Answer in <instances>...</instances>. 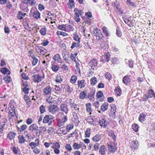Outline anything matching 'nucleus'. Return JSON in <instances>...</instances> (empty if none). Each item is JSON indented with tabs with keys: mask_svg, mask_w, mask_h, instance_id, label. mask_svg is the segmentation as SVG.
<instances>
[{
	"mask_svg": "<svg viewBox=\"0 0 155 155\" xmlns=\"http://www.w3.org/2000/svg\"><path fill=\"white\" fill-rule=\"evenodd\" d=\"M64 116V114L61 112L58 113L56 116L57 119L59 121L58 125L59 127L63 125L68 120L67 116L65 115Z\"/></svg>",
	"mask_w": 155,
	"mask_h": 155,
	"instance_id": "nucleus-1",
	"label": "nucleus"
},
{
	"mask_svg": "<svg viewBox=\"0 0 155 155\" xmlns=\"http://www.w3.org/2000/svg\"><path fill=\"white\" fill-rule=\"evenodd\" d=\"M54 117L51 115H46L44 117L43 120V123H48V125H50L52 124V122L54 121Z\"/></svg>",
	"mask_w": 155,
	"mask_h": 155,
	"instance_id": "nucleus-2",
	"label": "nucleus"
},
{
	"mask_svg": "<svg viewBox=\"0 0 155 155\" xmlns=\"http://www.w3.org/2000/svg\"><path fill=\"white\" fill-rule=\"evenodd\" d=\"M8 122V120L6 116H2V117L0 120V133L1 134L3 132L4 128Z\"/></svg>",
	"mask_w": 155,
	"mask_h": 155,
	"instance_id": "nucleus-3",
	"label": "nucleus"
},
{
	"mask_svg": "<svg viewBox=\"0 0 155 155\" xmlns=\"http://www.w3.org/2000/svg\"><path fill=\"white\" fill-rule=\"evenodd\" d=\"M38 127L36 124H33L29 127V130L33 133V135L35 136H38Z\"/></svg>",
	"mask_w": 155,
	"mask_h": 155,
	"instance_id": "nucleus-4",
	"label": "nucleus"
},
{
	"mask_svg": "<svg viewBox=\"0 0 155 155\" xmlns=\"http://www.w3.org/2000/svg\"><path fill=\"white\" fill-rule=\"evenodd\" d=\"M48 111L53 114H55L59 110L58 107L56 105H51L49 107Z\"/></svg>",
	"mask_w": 155,
	"mask_h": 155,
	"instance_id": "nucleus-5",
	"label": "nucleus"
},
{
	"mask_svg": "<svg viewBox=\"0 0 155 155\" xmlns=\"http://www.w3.org/2000/svg\"><path fill=\"white\" fill-rule=\"evenodd\" d=\"M8 116L9 118L10 119L12 117H14L15 115V107L13 106H11L8 108Z\"/></svg>",
	"mask_w": 155,
	"mask_h": 155,
	"instance_id": "nucleus-6",
	"label": "nucleus"
},
{
	"mask_svg": "<svg viewBox=\"0 0 155 155\" xmlns=\"http://www.w3.org/2000/svg\"><path fill=\"white\" fill-rule=\"evenodd\" d=\"M116 145L117 144H115L114 143L110 144H108V150L110 152L113 153H114L117 150Z\"/></svg>",
	"mask_w": 155,
	"mask_h": 155,
	"instance_id": "nucleus-7",
	"label": "nucleus"
},
{
	"mask_svg": "<svg viewBox=\"0 0 155 155\" xmlns=\"http://www.w3.org/2000/svg\"><path fill=\"white\" fill-rule=\"evenodd\" d=\"M93 34L94 36L98 37L99 38L98 39H99L100 38H102L103 37L101 31L100 29L98 30V29H97L96 30H94Z\"/></svg>",
	"mask_w": 155,
	"mask_h": 155,
	"instance_id": "nucleus-8",
	"label": "nucleus"
},
{
	"mask_svg": "<svg viewBox=\"0 0 155 155\" xmlns=\"http://www.w3.org/2000/svg\"><path fill=\"white\" fill-rule=\"evenodd\" d=\"M139 146L138 142L137 140H134L131 142V147L133 150L137 149Z\"/></svg>",
	"mask_w": 155,
	"mask_h": 155,
	"instance_id": "nucleus-9",
	"label": "nucleus"
},
{
	"mask_svg": "<svg viewBox=\"0 0 155 155\" xmlns=\"http://www.w3.org/2000/svg\"><path fill=\"white\" fill-rule=\"evenodd\" d=\"M60 108L61 110L64 112L65 114H68L69 109L67 105L65 104H61L60 106Z\"/></svg>",
	"mask_w": 155,
	"mask_h": 155,
	"instance_id": "nucleus-10",
	"label": "nucleus"
},
{
	"mask_svg": "<svg viewBox=\"0 0 155 155\" xmlns=\"http://www.w3.org/2000/svg\"><path fill=\"white\" fill-rule=\"evenodd\" d=\"M32 78L35 82L39 83L41 81V77L38 74H36L32 76Z\"/></svg>",
	"mask_w": 155,
	"mask_h": 155,
	"instance_id": "nucleus-11",
	"label": "nucleus"
},
{
	"mask_svg": "<svg viewBox=\"0 0 155 155\" xmlns=\"http://www.w3.org/2000/svg\"><path fill=\"white\" fill-rule=\"evenodd\" d=\"M16 135V133L14 132H10L7 135V138L10 140H12L15 138Z\"/></svg>",
	"mask_w": 155,
	"mask_h": 155,
	"instance_id": "nucleus-12",
	"label": "nucleus"
},
{
	"mask_svg": "<svg viewBox=\"0 0 155 155\" xmlns=\"http://www.w3.org/2000/svg\"><path fill=\"white\" fill-rule=\"evenodd\" d=\"M107 149L104 145L101 146L99 148V152L102 155H104L105 154Z\"/></svg>",
	"mask_w": 155,
	"mask_h": 155,
	"instance_id": "nucleus-13",
	"label": "nucleus"
},
{
	"mask_svg": "<svg viewBox=\"0 0 155 155\" xmlns=\"http://www.w3.org/2000/svg\"><path fill=\"white\" fill-rule=\"evenodd\" d=\"M39 144V141L38 139L35 140V142H31L29 143V145L31 147L32 149H34L38 146Z\"/></svg>",
	"mask_w": 155,
	"mask_h": 155,
	"instance_id": "nucleus-14",
	"label": "nucleus"
},
{
	"mask_svg": "<svg viewBox=\"0 0 155 155\" xmlns=\"http://www.w3.org/2000/svg\"><path fill=\"white\" fill-rule=\"evenodd\" d=\"M103 94L101 91H98L97 93V101H102L104 99L103 98Z\"/></svg>",
	"mask_w": 155,
	"mask_h": 155,
	"instance_id": "nucleus-15",
	"label": "nucleus"
},
{
	"mask_svg": "<svg viewBox=\"0 0 155 155\" xmlns=\"http://www.w3.org/2000/svg\"><path fill=\"white\" fill-rule=\"evenodd\" d=\"M99 123L100 126L103 128H105L106 127L107 125V120L104 119H102L99 121Z\"/></svg>",
	"mask_w": 155,
	"mask_h": 155,
	"instance_id": "nucleus-16",
	"label": "nucleus"
},
{
	"mask_svg": "<svg viewBox=\"0 0 155 155\" xmlns=\"http://www.w3.org/2000/svg\"><path fill=\"white\" fill-rule=\"evenodd\" d=\"M26 15V13H24L22 12L19 11L18 12L17 14V17L18 19L21 20L25 17Z\"/></svg>",
	"mask_w": 155,
	"mask_h": 155,
	"instance_id": "nucleus-17",
	"label": "nucleus"
},
{
	"mask_svg": "<svg viewBox=\"0 0 155 155\" xmlns=\"http://www.w3.org/2000/svg\"><path fill=\"white\" fill-rule=\"evenodd\" d=\"M51 92V88L50 86H48L44 89V92L46 95H50Z\"/></svg>",
	"mask_w": 155,
	"mask_h": 155,
	"instance_id": "nucleus-18",
	"label": "nucleus"
},
{
	"mask_svg": "<svg viewBox=\"0 0 155 155\" xmlns=\"http://www.w3.org/2000/svg\"><path fill=\"white\" fill-rule=\"evenodd\" d=\"M40 13L38 10L35 11L32 14V16L34 18L38 19L40 18Z\"/></svg>",
	"mask_w": 155,
	"mask_h": 155,
	"instance_id": "nucleus-19",
	"label": "nucleus"
},
{
	"mask_svg": "<svg viewBox=\"0 0 155 155\" xmlns=\"http://www.w3.org/2000/svg\"><path fill=\"white\" fill-rule=\"evenodd\" d=\"M55 61L59 63H62V60L59 54H57L54 55L53 57Z\"/></svg>",
	"mask_w": 155,
	"mask_h": 155,
	"instance_id": "nucleus-20",
	"label": "nucleus"
},
{
	"mask_svg": "<svg viewBox=\"0 0 155 155\" xmlns=\"http://www.w3.org/2000/svg\"><path fill=\"white\" fill-rule=\"evenodd\" d=\"M97 65V62L95 59H94L92 60L89 63V65L91 67V68L94 67L96 66Z\"/></svg>",
	"mask_w": 155,
	"mask_h": 155,
	"instance_id": "nucleus-21",
	"label": "nucleus"
},
{
	"mask_svg": "<svg viewBox=\"0 0 155 155\" xmlns=\"http://www.w3.org/2000/svg\"><path fill=\"white\" fill-rule=\"evenodd\" d=\"M71 27H72L70 25L66 26L65 25H59L58 27V28L63 31H66L67 28H71Z\"/></svg>",
	"mask_w": 155,
	"mask_h": 155,
	"instance_id": "nucleus-22",
	"label": "nucleus"
},
{
	"mask_svg": "<svg viewBox=\"0 0 155 155\" xmlns=\"http://www.w3.org/2000/svg\"><path fill=\"white\" fill-rule=\"evenodd\" d=\"M27 86H28V85H25L24 84L22 87L23 90V91L25 94H28L29 93V89L27 87Z\"/></svg>",
	"mask_w": 155,
	"mask_h": 155,
	"instance_id": "nucleus-23",
	"label": "nucleus"
},
{
	"mask_svg": "<svg viewBox=\"0 0 155 155\" xmlns=\"http://www.w3.org/2000/svg\"><path fill=\"white\" fill-rule=\"evenodd\" d=\"M92 140L95 142H97L101 139V136L98 134H96L92 138Z\"/></svg>",
	"mask_w": 155,
	"mask_h": 155,
	"instance_id": "nucleus-24",
	"label": "nucleus"
},
{
	"mask_svg": "<svg viewBox=\"0 0 155 155\" xmlns=\"http://www.w3.org/2000/svg\"><path fill=\"white\" fill-rule=\"evenodd\" d=\"M110 54L109 53L105 54L102 59L104 62H108L110 59Z\"/></svg>",
	"mask_w": 155,
	"mask_h": 155,
	"instance_id": "nucleus-25",
	"label": "nucleus"
},
{
	"mask_svg": "<svg viewBox=\"0 0 155 155\" xmlns=\"http://www.w3.org/2000/svg\"><path fill=\"white\" fill-rule=\"evenodd\" d=\"M0 71L2 73L4 74H10V71L6 68H1Z\"/></svg>",
	"mask_w": 155,
	"mask_h": 155,
	"instance_id": "nucleus-26",
	"label": "nucleus"
},
{
	"mask_svg": "<svg viewBox=\"0 0 155 155\" xmlns=\"http://www.w3.org/2000/svg\"><path fill=\"white\" fill-rule=\"evenodd\" d=\"M84 82L85 81L84 80H78V87H80L81 88L84 87L85 86Z\"/></svg>",
	"mask_w": 155,
	"mask_h": 155,
	"instance_id": "nucleus-27",
	"label": "nucleus"
},
{
	"mask_svg": "<svg viewBox=\"0 0 155 155\" xmlns=\"http://www.w3.org/2000/svg\"><path fill=\"white\" fill-rule=\"evenodd\" d=\"M95 93V91L93 89H91L90 91V93H88V98L90 99H93L94 97Z\"/></svg>",
	"mask_w": 155,
	"mask_h": 155,
	"instance_id": "nucleus-28",
	"label": "nucleus"
},
{
	"mask_svg": "<svg viewBox=\"0 0 155 155\" xmlns=\"http://www.w3.org/2000/svg\"><path fill=\"white\" fill-rule=\"evenodd\" d=\"M19 143L21 144L24 143L25 141V139L22 135H19L18 137Z\"/></svg>",
	"mask_w": 155,
	"mask_h": 155,
	"instance_id": "nucleus-29",
	"label": "nucleus"
},
{
	"mask_svg": "<svg viewBox=\"0 0 155 155\" xmlns=\"http://www.w3.org/2000/svg\"><path fill=\"white\" fill-rule=\"evenodd\" d=\"M122 81L124 83L126 84L130 82V79L127 76H126L123 78Z\"/></svg>",
	"mask_w": 155,
	"mask_h": 155,
	"instance_id": "nucleus-30",
	"label": "nucleus"
},
{
	"mask_svg": "<svg viewBox=\"0 0 155 155\" xmlns=\"http://www.w3.org/2000/svg\"><path fill=\"white\" fill-rule=\"evenodd\" d=\"M108 105V104L107 103H104L101 106V110L103 112H104L105 110H107V109Z\"/></svg>",
	"mask_w": 155,
	"mask_h": 155,
	"instance_id": "nucleus-31",
	"label": "nucleus"
},
{
	"mask_svg": "<svg viewBox=\"0 0 155 155\" xmlns=\"http://www.w3.org/2000/svg\"><path fill=\"white\" fill-rule=\"evenodd\" d=\"M74 11L75 12V16H81L82 15V11L78 10L77 8H75Z\"/></svg>",
	"mask_w": 155,
	"mask_h": 155,
	"instance_id": "nucleus-32",
	"label": "nucleus"
},
{
	"mask_svg": "<svg viewBox=\"0 0 155 155\" xmlns=\"http://www.w3.org/2000/svg\"><path fill=\"white\" fill-rule=\"evenodd\" d=\"M91 129L90 128L87 129L85 133V137H89L91 134Z\"/></svg>",
	"mask_w": 155,
	"mask_h": 155,
	"instance_id": "nucleus-33",
	"label": "nucleus"
},
{
	"mask_svg": "<svg viewBox=\"0 0 155 155\" xmlns=\"http://www.w3.org/2000/svg\"><path fill=\"white\" fill-rule=\"evenodd\" d=\"M71 107L74 109L77 113H78L79 112V108L77 107V105L76 104L73 103H71Z\"/></svg>",
	"mask_w": 155,
	"mask_h": 155,
	"instance_id": "nucleus-34",
	"label": "nucleus"
},
{
	"mask_svg": "<svg viewBox=\"0 0 155 155\" xmlns=\"http://www.w3.org/2000/svg\"><path fill=\"white\" fill-rule=\"evenodd\" d=\"M78 42L76 43L73 42L72 44V45L71 47V48L72 49H73L74 48H78L80 46V44Z\"/></svg>",
	"mask_w": 155,
	"mask_h": 155,
	"instance_id": "nucleus-35",
	"label": "nucleus"
},
{
	"mask_svg": "<svg viewBox=\"0 0 155 155\" xmlns=\"http://www.w3.org/2000/svg\"><path fill=\"white\" fill-rule=\"evenodd\" d=\"M91 84V85H94L95 84L97 83V78L95 77L92 78L90 80Z\"/></svg>",
	"mask_w": 155,
	"mask_h": 155,
	"instance_id": "nucleus-36",
	"label": "nucleus"
},
{
	"mask_svg": "<svg viewBox=\"0 0 155 155\" xmlns=\"http://www.w3.org/2000/svg\"><path fill=\"white\" fill-rule=\"evenodd\" d=\"M73 38L74 40L78 41L79 43L80 42V38H79L78 36L77 35L76 33H74Z\"/></svg>",
	"mask_w": 155,
	"mask_h": 155,
	"instance_id": "nucleus-37",
	"label": "nucleus"
},
{
	"mask_svg": "<svg viewBox=\"0 0 155 155\" xmlns=\"http://www.w3.org/2000/svg\"><path fill=\"white\" fill-rule=\"evenodd\" d=\"M37 52L39 54H44L45 53V52L44 51V50L43 49V48L41 47H40L37 50Z\"/></svg>",
	"mask_w": 155,
	"mask_h": 155,
	"instance_id": "nucleus-38",
	"label": "nucleus"
},
{
	"mask_svg": "<svg viewBox=\"0 0 155 155\" xmlns=\"http://www.w3.org/2000/svg\"><path fill=\"white\" fill-rule=\"evenodd\" d=\"M145 116L146 115L143 113L140 114L139 118V120L141 122L144 121Z\"/></svg>",
	"mask_w": 155,
	"mask_h": 155,
	"instance_id": "nucleus-39",
	"label": "nucleus"
},
{
	"mask_svg": "<svg viewBox=\"0 0 155 155\" xmlns=\"http://www.w3.org/2000/svg\"><path fill=\"white\" fill-rule=\"evenodd\" d=\"M51 68L54 71L56 72L58 71L59 67L57 65H52Z\"/></svg>",
	"mask_w": 155,
	"mask_h": 155,
	"instance_id": "nucleus-40",
	"label": "nucleus"
},
{
	"mask_svg": "<svg viewBox=\"0 0 155 155\" xmlns=\"http://www.w3.org/2000/svg\"><path fill=\"white\" fill-rule=\"evenodd\" d=\"M86 94L84 91L81 92L79 95V98L81 99H84L86 97Z\"/></svg>",
	"mask_w": 155,
	"mask_h": 155,
	"instance_id": "nucleus-41",
	"label": "nucleus"
},
{
	"mask_svg": "<svg viewBox=\"0 0 155 155\" xmlns=\"http://www.w3.org/2000/svg\"><path fill=\"white\" fill-rule=\"evenodd\" d=\"M60 145L59 143L57 142H54L52 146V147L54 148H59L60 147Z\"/></svg>",
	"mask_w": 155,
	"mask_h": 155,
	"instance_id": "nucleus-42",
	"label": "nucleus"
},
{
	"mask_svg": "<svg viewBox=\"0 0 155 155\" xmlns=\"http://www.w3.org/2000/svg\"><path fill=\"white\" fill-rule=\"evenodd\" d=\"M39 109L41 114H43L46 111L45 107L43 105H41Z\"/></svg>",
	"mask_w": 155,
	"mask_h": 155,
	"instance_id": "nucleus-43",
	"label": "nucleus"
},
{
	"mask_svg": "<svg viewBox=\"0 0 155 155\" xmlns=\"http://www.w3.org/2000/svg\"><path fill=\"white\" fill-rule=\"evenodd\" d=\"M77 80V78L76 76L73 75L71 78L70 81L71 83L74 84L76 81Z\"/></svg>",
	"mask_w": 155,
	"mask_h": 155,
	"instance_id": "nucleus-44",
	"label": "nucleus"
},
{
	"mask_svg": "<svg viewBox=\"0 0 155 155\" xmlns=\"http://www.w3.org/2000/svg\"><path fill=\"white\" fill-rule=\"evenodd\" d=\"M32 58L33 59L32 64L33 66H35L37 63L38 60V59L35 56H32Z\"/></svg>",
	"mask_w": 155,
	"mask_h": 155,
	"instance_id": "nucleus-45",
	"label": "nucleus"
},
{
	"mask_svg": "<svg viewBox=\"0 0 155 155\" xmlns=\"http://www.w3.org/2000/svg\"><path fill=\"white\" fill-rule=\"evenodd\" d=\"M86 110L88 112H91L92 109L91 107V104L90 103L86 104Z\"/></svg>",
	"mask_w": 155,
	"mask_h": 155,
	"instance_id": "nucleus-46",
	"label": "nucleus"
},
{
	"mask_svg": "<svg viewBox=\"0 0 155 155\" xmlns=\"http://www.w3.org/2000/svg\"><path fill=\"white\" fill-rule=\"evenodd\" d=\"M63 58L65 61H68L69 58V56L68 54H66L65 53H63Z\"/></svg>",
	"mask_w": 155,
	"mask_h": 155,
	"instance_id": "nucleus-47",
	"label": "nucleus"
},
{
	"mask_svg": "<svg viewBox=\"0 0 155 155\" xmlns=\"http://www.w3.org/2000/svg\"><path fill=\"white\" fill-rule=\"evenodd\" d=\"M111 61L113 64H117L119 62L118 59L117 58H113Z\"/></svg>",
	"mask_w": 155,
	"mask_h": 155,
	"instance_id": "nucleus-48",
	"label": "nucleus"
},
{
	"mask_svg": "<svg viewBox=\"0 0 155 155\" xmlns=\"http://www.w3.org/2000/svg\"><path fill=\"white\" fill-rule=\"evenodd\" d=\"M148 95H150L152 97L153 96L155 97V94L153 91L151 89L149 91Z\"/></svg>",
	"mask_w": 155,
	"mask_h": 155,
	"instance_id": "nucleus-49",
	"label": "nucleus"
},
{
	"mask_svg": "<svg viewBox=\"0 0 155 155\" xmlns=\"http://www.w3.org/2000/svg\"><path fill=\"white\" fill-rule=\"evenodd\" d=\"M46 28H41L40 30L41 34L43 35H45L46 34Z\"/></svg>",
	"mask_w": 155,
	"mask_h": 155,
	"instance_id": "nucleus-50",
	"label": "nucleus"
},
{
	"mask_svg": "<svg viewBox=\"0 0 155 155\" xmlns=\"http://www.w3.org/2000/svg\"><path fill=\"white\" fill-rule=\"evenodd\" d=\"M132 127L133 130L135 132H137L138 131L139 128L138 125L137 124H134L132 125Z\"/></svg>",
	"mask_w": 155,
	"mask_h": 155,
	"instance_id": "nucleus-51",
	"label": "nucleus"
},
{
	"mask_svg": "<svg viewBox=\"0 0 155 155\" xmlns=\"http://www.w3.org/2000/svg\"><path fill=\"white\" fill-rule=\"evenodd\" d=\"M103 31L104 33L106 36H107L109 35L108 34V32L107 31L106 28L105 27H103Z\"/></svg>",
	"mask_w": 155,
	"mask_h": 155,
	"instance_id": "nucleus-52",
	"label": "nucleus"
},
{
	"mask_svg": "<svg viewBox=\"0 0 155 155\" xmlns=\"http://www.w3.org/2000/svg\"><path fill=\"white\" fill-rule=\"evenodd\" d=\"M27 2H28V4L31 6L34 5L36 3L35 0H27Z\"/></svg>",
	"mask_w": 155,
	"mask_h": 155,
	"instance_id": "nucleus-53",
	"label": "nucleus"
},
{
	"mask_svg": "<svg viewBox=\"0 0 155 155\" xmlns=\"http://www.w3.org/2000/svg\"><path fill=\"white\" fill-rule=\"evenodd\" d=\"M55 81L56 82L60 83L62 81V77L60 76H56Z\"/></svg>",
	"mask_w": 155,
	"mask_h": 155,
	"instance_id": "nucleus-54",
	"label": "nucleus"
},
{
	"mask_svg": "<svg viewBox=\"0 0 155 155\" xmlns=\"http://www.w3.org/2000/svg\"><path fill=\"white\" fill-rule=\"evenodd\" d=\"M114 7H116L117 9H118L120 7V4L117 1H116L113 4Z\"/></svg>",
	"mask_w": 155,
	"mask_h": 155,
	"instance_id": "nucleus-55",
	"label": "nucleus"
},
{
	"mask_svg": "<svg viewBox=\"0 0 155 155\" xmlns=\"http://www.w3.org/2000/svg\"><path fill=\"white\" fill-rule=\"evenodd\" d=\"M100 146V144L99 143H96L94 146V149L95 151H97L98 149H99V147Z\"/></svg>",
	"mask_w": 155,
	"mask_h": 155,
	"instance_id": "nucleus-56",
	"label": "nucleus"
},
{
	"mask_svg": "<svg viewBox=\"0 0 155 155\" xmlns=\"http://www.w3.org/2000/svg\"><path fill=\"white\" fill-rule=\"evenodd\" d=\"M27 127V126L25 124H23L20 127V131H23L25 130V129H26Z\"/></svg>",
	"mask_w": 155,
	"mask_h": 155,
	"instance_id": "nucleus-57",
	"label": "nucleus"
},
{
	"mask_svg": "<svg viewBox=\"0 0 155 155\" xmlns=\"http://www.w3.org/2000/svg\"><path fill=\"white\" fill-rule=\"evenodd\" d=\"M79 144L76 143H74L73 147L74 149H79L80 147Z\"/></svg>",
	"mask_w": 155,
	"mask_h": 155,
	"instance_id": "nucleus-58",
	"label": "nucleus"
},
{
	"mask_svg": "<svg viewBox=\"0 0 155 155\" xmlns=\"http://www.w3.org/2000/svg\"><path fill=\"white\" fill-rule=\"evenodd\" d=\"M45 7L44 6L41 4L40 3L38 5V9L40 11H42L45 9Z\"/></svg>",
	"mask_w": 155,
	"mask_h": 155,
	"instance_id": "nucleus-59",
	"label": "nucleus"
},
{
	"mask_svg": "<svg viewBox=\"0 0 155 155\" xmlns=\"http://www.w3.org/2000/svg\"><path fill=\"white\" fill-rule=\"evenodd\" d=\"M105 77L108 80L111 79V75L109 73L107 72L105 74Z\"/></svg>",
	"mask_w": 155,
	"mask_h": 155,
	"instance_id": "nucleus-60",
	"label": "nucleus"
},
{
	"mask_svg": "<svg viewBox=\"0 0 155 155\" xmlns=\"http://www.w3.org/2000/svg\"><path fill=\"white\" fill-rule=\"evenodd\" d=\"M74 127L73 125L72 124H69L68 125L67 127H66V129L67 130H68L67 131L68 132H69V130L72 129Z\"/></svg>",
	"mask_w": 155,
	"mask_h": 155,
	"instance_id": "nucleus-61",
	"label": "nucleus"
},
{
	"mask_svg": "<svg viewBox=\"0 0 155 155\" xmlns=\"http://www.w3.org/2000/svg\"><path fill=\"white\" fill-rule=\"evenodd\" d=\"M24 25L25 28L28 31H31V28L29 26V25L27 23H25L24 24Z\"/></svg>",
	"mask_w": 155,
	"mask_h": 155,
	"instance_id": "nucleus-62",
	"label": "nucleus"
},
{
	"mask_svg": "<svg viewBox=\"0 0 155 155\" xmlns=\"http://www.w3.org/2000/svg\"><path fill=\"white\" fill-rule=\"evenodd\" d=\"M111 111H114L113 114L115 115V113L116 111H115V110L116 109V107L114 105H113L111 106Z\"/></svg>",
	"mask_w": 155,
	"mask_h": 155,
	"instance_id": "nucleus-63",
	"label": "nucleus"
},
{
	"mask_svg": "<svg viewBox=\"0 0 155 155\" xmlns=\"http://www.w3.org/2000/svg\"><path fill=\"white\" fill-rule=\"evenodd\" d=\"M33 122L31 118H28L26 120V123L28 124H30Z\"/></svg>",
	"mask_w": 155,
	"mask_h": 155,
	"instance_id": "nucleus-64",
	"label": "nucleus"
}]
</instances>
